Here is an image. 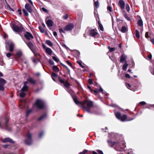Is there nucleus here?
Returning <instances> with one entry per match:
<instances>
[{
    "mask_svg": "<svg viewBox=\"0 0 154 154\" xmlns=\"http://www.w3.org/2000/svg\"><path fill=\"white\" fill-rule=\"evenodd\" d=\"M129 114L132 116V117H130L129 116H127L125 114H123L122 116L119 112H117L115 113V116L120 121L124 122L125 121H129L132 120L135 118V115L134 113L130 112Z\"/></svg>",
    "mask_w": 154,
    "mask_h": 154,
    "instance_id": "1",
    "label": "nucleus"
},
{
    "mask_svg": "<svg viewBox=\"0 0 154 154\" xmlns=\"http://www.w3.org/2000/svg\"><path fill=\"white\" fill-rule=\"evenodd\" d=\"M94 102L93 101L87 99V112L90 113H94L95 112V108L94 106Z\"/></svg>",
    "mask_w": 154,
    "mask_h": 154,
    "instance_id": "2",
    "label": "nucleus"
},
{
    "mask_svg": "<svg viewBox=\"0 0 154 154\" xmlns=\"http://www.w3.org/2000/svg\"><path fill=\"white\" fill-rule=\"evenodd\" d=\"M72 98L76 104L82 107L84 111H87V108L86 107V104L87 103L86 99H85L84 101L79 102L77 100L76 97L75 96H73Z\"/></svg>",
    "mask_w": 154,
    "mask_h": 154,
    "instance_id": "3",
    "label": "nucleus"
},
{
    "mask_svg": "<svg viewBox=\"0 0 154 154\" xmlns=\"http://www.w3.org/2000/svg\"><path fill=\"white\" fill-rule=\"evenodd\" d=\"M26 137V139L24 141V143L28 145H31L32 143V134L29 132L27 134Z\"/></svg>",
    "mask_w": 154,
    "mask_h": 154,
    "instance_id": "4",
    "label": "nucleus"
},
{
    "mask_svg": "<svg viewBox=\"0 0 154 154\" xmlns=\"http://www.w3.org/2000/svg\"><path fill=\"white\" fill-rule=\"evenodd\" d=\"M89 35L95 38H98L99 36V34L97 32V30L95 29H91Z\"/></svg>",
    "mask_w": 154,
    "mask_h": 154,
    "instance_id": "5",
    "label": "nucleus"
},
{
    "mask_svg": "<svg viewBox=\"0 0 154 154\" xmlns=\"http://www.w3.org/2000/svg\"><path fill=\"white\" fill-rule=\"evenodd\" d=\"M45 103L43 100L40 99H38L36 100L35 105L39 109H42L44 106Z\"/></svg>",
    "mask_w": 154,
    "mask_h": 154,
    "instance_id": "6",
    "label": "nucleus"
},
{
    "mask_svg": "<svg viewBox=\"0 0 154 154\" xmlns=\"http://www.w3.org/2000/svg\"><path fill=\"white\" fill-rule=\"evenodd\" d=\"M23 28L22 26H19L15 24H14L12 26L13 30L15 32H22Z\"/></svg>",
    "mask_w": 154,
    "mask_h": 154,
    "instance_id": "7",
    "label": "nucleus"
},
{
    "mask_svg": "<svg viewBox=\"0 0 154 154\" xmlns=\"http://www.w3.org/2000/svg\"><path fill=\"white\" fill-rule=\"evenodd\" d=\"M58 80L61 83V85H63L65 87L68 86L69 83L64 79L61 77H58Z\"/></svg>",
    "mask_w": 154,
    "mask_h": 154,
    "instance_id": "8",
    "label": "nucleus"
},
{
    "mask_svg": "<svg viewBox=\"0 0 154 154\" xmlns=\"http://www.w3.org/2000/svg\"><path fill=\"white\" fill-rule=\"evenodd\" d=\"M74 28V25L72 23H69L64 28L65 31H69L72 30Z\"/></svg>",
    "mask_w": 154,
    "mask_h": 154,
    "instance_id": "9",
    "label": "nucleus"
},
{
    "mask_svg": "<svg viewBox=\"0 0 154 154\" xmlns=\"http://www.w3.org/2000/svg\"><path fill=\"white\" fill-rule=\"evenodd\" d=\"M127 58V57L126 55L124 54H122L120 57V62L121 63H123L124 62L125 63L126 62H127L126 60Z\"/></svg>",
    "mask_w": 154,
    "mask_h": 154,
    "instance_id": "10",
    "label": "nucleus"
},
{
    "mask_svg": "<svg viewBox=\"0 0 154 154\" xmlns=\"http://www.w3.org/2000/svg\"><path fill=\"white\" fill-rule=\"evenodd\" d=\"M125 3L123 0H119L118 2V5L121 10H124L125 7Z\"/></svg>",
    "mask_w": 154,
    "mask_h": 154,
    "instance_id": "11",
    "label": "nucleus"
},
{
    "mask_svg": "<svg viewBox=\"0 0 154 154\" xmlns=\"http://www.w3.org/2000/svg\"><path fill=\"white\" fill-rule=\"evenodd\" d=\"M24 36L28 40H30L31 39H33L34 38L32 35L30 33L28 32H27L24 34Z\"/></svg>",
    "mask_w": 154,
    "mask_h": 154,
    "instance_id": "12",
    "label": "nucleus"
},
{
    "mask_svg": "<svg viewBox=\"0 0 154 154\" xmlns=\"http://www.w3.org/2000/svg\"><path fill=\"white\" fill-rule=\"evenodd\" d=\"M25 8L30 13H32L33 10L30 5L28 3H26L25 6Z\"/></svg>",
    "mask_w": 154,
    "mask_h": 154,
    "instance_id": "13",
    "label": "nucleus"
},
{
    "mask_svg": "<svg viewBox=\"0 0 154 154\" xmlns=\"http://www.w3.org/2000/svg\"><path fill=\"white\" fill-rule=\"evenodd\" d=\"M9 121V119L8 118H6L5 119V123L4 124V126L5 128L8 131H10L11 130V129L10 127L8 125V122Z\"/></svg>",
    "mask_w": 154,
    "mask_h": 154,
    "instance_id": "14",
    "label": "nucleus"
},
{
    "mask_svg": "<svg viewBox=\"0 0 154 154\" xmlns=\"http://www.w3.org/2000/svg\"><path fill=\"white\" fill-rule=\"evenodd\" d=\"M115 149L118 151H122L123 149V148L120 146V144L119 142H117L116 143Z\"/></svg>",
    "mask_w": 154,
    "mask_h": 154,
    "instance_id": "15",
    "label": "nucleus"
},
{
    "mask_svg": "<svg viewBox=\"0 0 154 154\" xmlns=\"http://www.w3.org/2000/svg\"><path fill=\"white\" fill-rule=\"evenodd\" d=\"M2 142L4 143L7 142H9L11 143H14V142L12 139L9 137H6L3 139L2 140Z\"/></svg>",
    "mask_w": 154,
    "mask_h": 154,
    "instance_id": "16",
    "label": "nucleus"
},
{
    "mask_svg": "<svg viewBox=\"0 0 154 154\" xmlns=\"http://www.w3.org/2000/svg\"><path fill=\"white\" fill-rule=\"evenodd\" d=\"M47 25L49 28L52 27L53 26V21L51 20H48L46 22Z\"/></svg>",
    "mask_w": 154,
    "mask_h": 154,
    "instance_id": "17",
    "label": "nucleus"
},
{
    "mask_svg": "<svg viewBox=\"0 0 154 154\" xmlns=\"http://www.w3.org/2000/svg\"><path fill=\"white\" fill-rule=\"evenodd\" d=\"M15 45L14 43L12 42L9 45V51L10 52L13 51Z\"/></svg>",
    "mask_w": 154,
    "mask_h": 154,
    "instance_id": "18",
    "label": "nucleus"
},
{
    "mask_svg": "<svg viewBox=\"0 0 154 154\" xmlns=\"http://www.w3.org/2000/svg\"><path fill=\"white\" fill-rule=\"evenodd\" d=\"M109 145L111 147H112L114 145H116L117 142H112L110 140H107Z\"/></svg>",
    "mask_w": 154,
    "mask_h": 154,
    "instance_id": "19",
    "label": "nucleus"
},
{
    "mask_svg": "<svg viewBox=\"0 0 154 154\" xmlns=\"http://www.w3.org/2000/svg\"><path fill=\"white\" fill-rule=\"evenodd\" d=\"M26 43L31 51L34 49L33 48V45L31 42H29L28 43Z\"/></svg>",
    "mask_w": 154,
    "mask_h": 154,
    "instance_id": "20",
    "label": "nucleus"
},
{
    "mask_svg": "<svg viewBox=\"0 0 154 154\" xmlns=\"http://www.w3.org/2000/svg\"><path fill=\"white\" fill-rule=\"evenodd\" d=\"M45 52L47 54L50 55H51L52 54L53 52L52 50L49 48H46L45 50Z\"/></svg>",
    "mask_w": 154,
    "mask_h": 154,
    "instance_id": "21",
    "label": "nucleus"
},
{
    "mask_svg": "<svg viewBox=\"0 0 154 154\" xmlns=\"http://www.w3.org/2000/svg\"><path fill=\"white\" fill-rule=\"evenodd\" d=\"M70 85L69 83V84L68 86L66 87H65L66 88V91L69 93L70 94H72L73 93V91L71 90L69 88V86Z\"/></svg>",
    "mask_w": 154,
    "mask_h": 154,
    "instance_id": "22",
    "label": "nucleus"
},
{
    "mask_svg": "<svg viewBox=\"0 0 154 154\" xmlns=\"http://www.w3.org/2000/svg\"><path fill=\"white\" fill-rule=\"evenodd\" d=\"M27 81L33 84H35V80L32 78H29L27 79Z\"/></svg>",
    "mask_w": 154,
    "mask_h": 154,
    "instance_id": "23",
    "label": "nucleus"
},
{
    "mask_svg": "<svg viewBox=\"0 0 154 154\" xmlns=\"http://www.w3.org/2000/svg\"><path fill=\"white\" fill-rule=\"evenodd\" d=\"M128 66V64L127 63V62H126L122 66V69L125 71H126Z\"/></svg>",
    "mask_w": 154,
    "mask_h": 154,
    "instance_id": "24",
    "label": "nucleus"
},
{
    "mask_svg": "<svg viewBox=\"0 0 154 154\" xmlns=\"http://www.w3.org/2000/svg\"><path fill=\"white\" fill-rule=\"evenodd\" d=\"M53 70L56 72H58L59 71V69L56 66H54L52 67Z\"/></svg>",
    "mask_w": 154,
    "mask_h": 154,
    "instance_id": "25",
    "label": "nucleus"
},
{
    "mask_svg": "<svg viewBox=\"0 0 154 154\" xmlns=\"http://www.w3.org/2000/svg\"><path fill=\"white\" fill-rule=\"evenodd\" d=\"M98 24L99 28L100 30L102 31H103L104 30V28L102 25L100 23V21H98Z\"/></svg>",
    "mask_w": 154,
    "mask_h": 154,
    "instance_id": "26",
    "label": "nucleus"
},
{
    "mask_svg": "<svg viewBox=\"0 0 154 154\" xmlns=\"http://www.w3.org/2000/svg\"><path fill=\"white\" fill-rule=\"evenodd\" d=\"M127 30V29L125 26H124L122 27L121 31L122 32L125 33Z\"/></svg>",
    "mask_w": 154,
    "mask_h": 154,
    "instance_id": "27",
    "label": "nucleus"
},
{
    "mask_svg": "<svg viewBox=\"0 0 154 154\" xmlns=\"http://www.w3.org/2000/svg\"><path fill=\"white\" fill-rule=\"evenodd\" d=\"M6 83V81L5 80L2 78H0V84L3 85H4Z\"/></svg>",
    "mask_w": 154,
    "mask_h": 154,
    "instance_id": "28",
    "label": "nucleus"
},
{
    "mask_svg": "<svg viewBox=\"0 0 154 154\" xmlns=\"http://www.w3.org/2000/svg\"><path fill=\"white\" fill-rule=\"evenodd\" d=\"M137 25L138 26H142L143 25V22L142 20L140 18V19L137 22Z\"/></svg>",
    "mask_w": 154,
    "mask_h": 154,
    "instance_id": "29",
    "label": "nucleus"
},
{
    "mask_svg": "<svg viewBox=\"0 0 154 154\" xmlns=\"http://www.w3.org/2000/svg\"><path fill=\"white\" fill-rule=\"evenodd\" d=\"M28 88V86H23L20 90V91H22L23 92L27 91Z\"/></svg>",
    "mask_w": 154,
    "mask_h": 154,
    "instance_id": "30",
    "label": "nucleus"
},
{
    "mask_svg": "<svg viewBox=\"0 0 154 154\" xmlns=\"http://www.w3.org/2000/svg\"><path fill=\"white\" fill-rule=\"evenodd\" d=\"M47 116V114L45 113V114H44L42 116H41L38 119V120L40 121L42 120V119H44L45 118H46Z\"/></svg>",
    "mask_w": 154,
    "mask_h": 154,
    "instance_id": "31",
    "label": "nucleus"
},
{
    "mask_svg": "<svg viewBox=\"0 0 154 154\" xmlns=\"http://www.w3.org/2000/svg\"><path fill=\"white\" fill-rule=\"evenodd\" d=\"M45 43L51 47L53 46V44L50 40H46L45 42Z\"/></svg>",
    "mask_w": 154,
    "mask_h": 154,
    "instance_id": "32",
    "label": "nucleus"
},
{
    "mask_svg": "<svg viewBox=\"0 0 154 154\" xmlns=\"http://www.w3.org/2000/svg\"><path fill=\"white\" fill-rule=\"evenodd\" d=\"M135 35H136V37L137 38H140V35L139 32L138 30L137 29H136L135 30Z\"/></svg>",
    "mask_w": 154,
    "mask_h": 154,
    "instance_id": "33",
    "label": "nucleus"
},
{
    "mask_svg": "<svg viewBox=\"0 0 154 154\" xmlns=\"http://www.w3.org/2000/svg\"><path fill=\"white\" fill-rule=\"evenodd\" d=\"M124 16L125 17V18L128 21H131V19L129 17L127 14L126 13L124 15Z\"/></svg>",
    "mask_w": 154,
    "mask_h": 154,
    "instance_id": "34",
    "label": "nucleus"
},
{
    "mask_svg": "<svg viewBox=\"0 0 154 154\" xmlns=\"http://www.w3.org/2000/svg\"><path fill=\"white\" fill-rule=\"evenodd\" d=\"M32 51L34 54L35 56H36L38 55H39V54L36 51V50L35 49H33L32 50Z\"/></svg>",
    "mask_w": 154,
    "mask_h": 154,
    "instance_id": "35",
    "label": "nucleus"
},
{
    "mask_svg": "<svg viewBox=\"0 0 154 154\" xmlns=\"http://www.w3.org/2000/svg\"><path fill=\"white\" fill-rule=\"evenodd\" d=\"M20 91L21 92L20 93V97H24L26 94V93H24V92L23 91Z\"/></svg>",
    "mask_w": 154,
    "mask_h": 154,
    "instance_id": "36",
    "label": "nucleus"
},
{
    "mask_svg": "<svg viewBox=\"0 0 154 154\" xmlns=\"http://www.w3.org/2000/svg\"><path fill=\"white\" fill-rule=\"evenodd\" d=\"M108 48L109 49V52H113L115 49V48H111L109 46L108 47Z\"/></svg>",
    "mask_w": 154,
    "mask_h": 154,
    "instance_id": "37",
    "label": "nucleus"
},
{
    "mask_svg": "<svg viewBox=\"0 0 154 154\" xmlns=\"http://www.w3.org/2000/svg\"><path fill=\"white\" fill-rule=\"evenodd\" d=\"M23 11L24 14V15L25 16H29L28 13V12H27V11L26 10H25L24 9H23Z\"/></svg>",
    "mask_w": 154,
    "mask_h": 154,
    "instance_id": "38",
    "label": "nucleus"
},
{
    "mask_svg": "<svg viewBox=\"0 0 154 154\" xmlns=\"http://www.w3.org/2000/svg\"><path fill=\"white\" fill-rule=\"evenodd\" d=\"M53 59L57 62H58L59 61V59L57 57L55 56L52 57Z\"/></svg>",
    "mask_w": 154,
    "mask_h": 154,
    "instance_id": "39",
    "label": "nucleus"
},
{
    "mask_svg": "<svg viewBox=\"0 0 154 154\" xmlns=\"http://www.w3.org/2000/svg\"><path fill=\"white\" fill-rule=\"evenodd\" d=\"M22 55V53L21 51H17L16 53V55L18 57L21 56Z\"/></svg>",
    "mask_w": 154,
    "mask_h": 154,
    "instance_id": "40",
    "label": "nucleus"
},
{
    "mask_svg": "<svg viewBox=\"0 0 154 154\" xmlns=\"http://www.w3.org/2000/svg\"><path fill=\"white\" fill-rule=\"evenodd\" d=\"M151 107H154V104H148L146 105V108L148 109H150Z\"/></svg>",
    "mask_w": 154,
    "mask_h": 154,
    "instance_id": "41",
    "label": "nucleus"
},
{
    "mask_svg": "<svg viewBox=\"0 0 154 154\" xmlns=\"http://www.w3.org/2000/svg\"><path fill=\"white\" fill-rule=\"evenodd\" d=\"M126 8L127 11L128 12H129L130 11V8L129 5L128 4H127L126 5Z\"/></svg>",
    "mask_w": 154,
    "mask_h": 154,
    "instance_id": "42",
    "label": "nucleus"
},
{
    "mask_svg": "<svg viewBox=\"0 0 154 154\" xmlns=\"http://www.w3.org/2000/svg\"><path fill=\"white\" fill-rule=\"evenodd\" d=\"M94 5L97 8H98L99 7V2L98 1L95 2H94Z\"/></svg>",
    "mask_w": 154,
    "mask_h": 154,
    "instance_id": "43",
    "label": "nucleus"
},
{
    "mask_svg": "<svg viewBox=\"0 0 154 154\" xmlns=\"http://www.w3.org/2000/svg\"><path fill=\"white\" fill-rule=\"evenodd\" d=\"M49 63L51 65H53L54 64V63L53 61L51 59H49Z\"/></svg>",
    "mask_w": 154,
    "mask_h": 154,
    "instance_id": "44",
    "label": "nucleus"
},
{
    "mask_svg": "<svg viewBox=\"0 0 154 154\" xmlns=\"http://www.w3.org/2000/svg\"><path fill=\"white\" fill-rule=\"evenodd\" d=\"M39 29L40 30V31L42 33H43L44 32V29L42 28L41 26H39Z\"/></svg>",
    "mask_w": 154,
    "mask_h": 154,
    "instance_id": "45",
    "label": "nucleus"
},
{
    "mask_svg": "<svg viewBox=\"0 0 154 154\" xmlns=\"http://www.w3.org/2000/svg\"><path fill=\"white\" fill-rule=\"evenodd\" d=\"M77 62L79 64V65L82 68H84L85 67L84 66L82 65L81 62L80 61H78Z\"/></svg>",
    "mask_w": 154,
    "mask_h": 154,
    "instance_id": "46",
    "label": "nucleus"
},
{
    "mask_svg": "<svg viewBox=\"0 0 154 154\" xmlns=\"http://www.w3.org/2000/svg\"><path fill=\"white\" fill-rule=\"evenodd\" d=\"M61 64L62 66H63V67L66 68L67 69V70H68V71L69 72H70V69L68 68L67 66H65V65H64V64H63L62 63H61Z\"/></svg>",
    "mask_w": 154,
    "mask_h": 154,
    "instance_id": "47",
    "label": "nucleus"
},
{
    "mask_svg": "<svg viewBox=\"0 0 154 154\" xmlns=\"http://www.w3.org/2000/svg\"><path fill=\"white\" fill-rule=\"evenodd\" d=\"M96 150L99 154H104L103 151L101 150L97 149Z\"/></svg>",
    "mask_w": 154,
    "mask_h": 154,
    "instance_id": "48",
    "label": "nucleus"
},
{
    "mask_svg": "<svg viewBox=\"0 0 154 154\" xmlns=\"http://www.w3.org/2000/svg\"><path fill=\"white\" fill-rule=\"evenodd\" d=\"M125 77L126 78H128V79H130L131 78V76L130 75L126 73L125 75Z\"/></svg>",
    "mask_w": 154,
    "mask_h": 154,
    "instance_id": "49",
    "label": "nucleus"
},
{
    "mask_svg": "<svg viewBox=\"0 0 154 154\" xmlns=\"http://www.w3.org/2000/svg\"><path fill=\"white\" fill-rule=\"evenodd\" d=\"M4 85H0V91H3L4 89Z\"/></svg>",
    "mask_w": 154,
    "mask_h": 154,
    "instance_id": "50",
    "label": "nucleus"
},
{
    "mask_svg": "<svg viewBox=\"0 0 154 154\" xmlns=\"http://www.w3.org/2000/svg\"><path fill=\"white\" fill-rule=\"evenodd\" d=\"M57 76V74L54 73H53L51 75V77L52 78H53L54 77H55Z\"/></svg>",
    "mask_w": 154,
    "mask_h": 154,
    "instance_id": "51",
    "label": "nucleus"
},
{
    "mask_svg": "<svg viewBox=\"0 0 154 154\" xmlns=\"http://www.w3.org/2000/svg\"><path fill=\"white\" fill-rule=\"evenodd\" d=\"M145 37L147 38H148L149 37V32H146L145 35Z\"/></svg>",
    "mask_w": 154,
    "mask_h": 154,
    "instance_id": "52",
    "label": "nucleus"
},
{
    "mask_svg": "<svg viewBox=\"0 0 154 154\" xmlns=\"http://www.w3.org/2000/svg\"><path fill=\"white\" fill-rule=\"evenodd\" d=\"M107 10L109 11L110 12H111L112 11V8L110 6H108L107 7Z\"/></svg>",
    "mask_w": 154,
    "mask_h": 154,
    "instance_id": "53",
    "label": "nucleus"
},
{
    "mask_svg": "<svg viewBox=\"0 0 154 154\" xmlns=\"http://www.w3.org/2000/svg\"><path fill=\"white\" fill-rule=\"evenodd\" d=\"M44 134V133L43 132H41L39 135V138H41L42 137L43 135Z\"/></svg>",
    "mask_w": 154,
    "mask_h": 154,
    "instance_id": "54",
    "label": "nucleus"
},
{
    "mask_svg": "<svg viewBox=\"0 0 154 154\" xmlns=\"http://www.w3.org/2000/svg\"><path fill=\"white\" fill-rule=\"evenodd\" d=\"M88 83L90 84H91L93 83V80L92 79H89L88 80Z\"/></svg>",
    "mask_w": 154,
    "mask_h": 154,
    "instance_id": "55",
    "label": "nucleus"
},
{
    "mask_svg": "<svg viewBox=\"0 0 154 154\" xmlns=\"http://www.w3.org/2000/svg\"><path fill=\"white\" fill-rule=\"evenodd\" d=\"M98 92H103V90L102 88H100V89H97Z\"/></svg>",
    "mask_w": 154,
    "mask_h": 154,
    "instance_id": "56",
    "label": "nucleus"
},
{
    "mask_svg": "<svg viewBox=\"0 0 154 154\" xmlns=\"http://www.w3.org/2000/svg\"><path fill=\"white\" fill-rule=\"evenodd\" d=\"M87 152V150L85 149L83 152H80L79 154H85Z\"/></svg>",
    "mask_w": 154,
    "mask_h": 154,
    "instance_id": "57",
    "label": "nucleus"
},
{
    "mask_svg": "<svg viewBox=\"0 0 154 154\" xmlns=\"http://www.w3.org/2000/svg\"><path fill=\"white\" fill-rule=\"evenodd\" d=\"M32 112V110H29L28 111L26 112V117H27L28 116L29 114L31 112Z\"/></svg>",
    "mask_w": 154,
    "mask_h": 154,
    "instance_id": "58",
    "label": "nucleus"
},
{
    "mask_svg": "<svg viewBox=\"0 0 154 154\" xmlns=\"http://www.w3.org/2000/svg\"><path fill=\"white\" fill-rule=\"evenodd\" d=\"M63 17L64 19L66 20L68 18V15L67 14H66Z\"/></svg>",
    "mask_w": 154,
    "mask_h": 154,
    "instance_id": "59",
    "label": "nucleus"
},
{
    "mask_svg": "<svg viewBox=\"0 0 154 154\" xmlns=\"http://www.w3.org/2000/svg\"><path fill=\"white\" fill-rule=\"evenodd\" d=\"M139 104L140 105H143L146 104V103L144 101H141L140 102Z\"/></svg>",
    "mask_w": 154,
    "mask_h": 154,
    "instance_id": "60",
    "label": "nucleus"
},
{
    "mask_svg": "<svg viewBox=\"0 0 154 154\" xmlns=\"http://www.w3.org/2000/svg\"><path fill=\"white\" fill-rule=\"evenodd\" d=\"M126 86L128 88H129L131 87L130 85L128 83L126 84Z\"/></svg>",
    "mask_w": 154,
    "mask_h": 154,
    "instance_id": "61",
    "label": "nucleus"
},
{
    "mask_svg": "<svg viewBox=\"0 0 154 154\" xmlns=\"http://www.w3.org/2000/svg\"><path fill=\"white\" fill-rule=\"evenodd\" d=\"M92 92H94L93 94H97L98 92L97 89L96 90H92ZM92 93H93L92 92Z\"/></svg>",
    "mask_w": 154,
    "mask_h": 154,
    "instance_id": "62",
    "label": "nucleus"
},
{
    "mask_svg": "<svg viewBox=\"0 0 154 154\" xmlns=\"http://www.w3.org/2000/svg\"><path fill=\"white\" fill-rule=\"evenodd\" d=\"M6 55L7 57L9 58L11 56V53H8L6 54Z\"/></svg>",
    "mask_w": 154,
    "mask_h": 154,
    "instance_id": "63",
    "label": "nucleus"
},
{
    "mask_svg": "<svg viewBox=\"0 0 154 154\" xmlns=\"http://www.w3.org/2000/svg\"><path fill=\"white\" fill-rule=\"evenodd\" d=\"M147 57L150 60H151L152 58V55L151 54H150L148 55Z\"/></svg>",
    "mask_w": 154,
    "mask_h": 154,
    "instance_id": "64",
    "label": "nucleus"
}]
</instances>
